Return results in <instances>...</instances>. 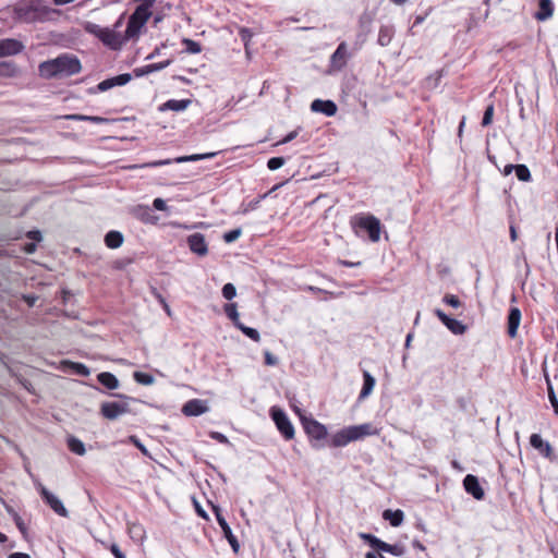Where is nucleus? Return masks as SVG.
<instances>
[{"mask_svg":"<svg viewBox=\"0 0 558 558\" xmlns=\"http://www.w3.org/2000/svg\"><path fill=\"white\" fill-rule=\"evenodd\" d=\"M82 65L76 57L61 54L54 59L44 61L38 66L39 75L44 78L71 76L80 73Z\"/></svg>","mask_w":558,"mask_h":558,"instance_id":"f257e3e1","label":"nucleus"},{"mask_svg":"<svg viewBox=\"0 0 558 558\" xmlns=\"http://www.w3.org/2000/svg\"><path fill=\"white\" fill-rule=\"evenodd\" d=\"M123 19L124 14H122L121 17L117 21L114 28L101 27L97 24H88L86 26V31L99 38L102 44L110 49L118 50L123 46L124 43H126L124 35L116 31V28L122 26Z\"/></svg>","mask_w":558,"mask_h":558,"instance_id":"f03ea898","label":"nucleus"},{"mask_svg":"<svg viewBox=\"0 0 558 558\" xmlns=\"http://www.w3.org/2000/svg\"><path fill=\"white\" fill-rule=\"evenodd\" d=\"M375 433L376 430L369 423L344 427L332 435L331 445L333 447H344L351 441L362 439L365 436H369Z\"/></svg>","mask_w":558,"mask_h":558,"instance_id":"7ed1b4c3","label":"nucleus"},{"mask_svg":"<svg viewBox=\"0 0 558 558\" xmlns=\"http://www.w3.org/2000/svg\"><path fill=\"white\" fill-rule=\"evenodd\" d=\"M151 16V10H147L145 7H136L135 11L131 14L128 21L124 37L128 40L135 39L140 36L142 28L148 22Z\"/></svg>","mask_w":558,"mask_h":558,"instance_id":"20e7f679","label":"nucleus"},{"mask_svg":"<svg viewBox=\"0 0 558 558\" xmlns=\"http://www.w3.org/2000/svg\"><path fill=\"white\" fill-rule=\"evenodd\" d=\"M352 227L365 230L368 233V238L372 242L379 241L380 238V221L373 215H357L351 220Z\"/></svg>","mask_w":558,"mask_h":558,"instance_id":"39448f33","label":"nucleus"},{"mask_svg":"<svg viewBox=\"0 0 558 558\" xmlns=\"http://www.w3.org/2000/svg\"><path fill=\"white\" fill-rule=\"evenodd\" d=\"M15 17L25 23H33L41 20L43 12L34 1L19 2L14 7Z\"/></svg>","mask_w":558,"mask_h":558,"instance_id":"423d86ee","label":"nucleus"},{"mask_svg":"<svg viewBox=\"0 0 558 558\" xmlns=\"http://www.w3.org/2000/svg\"><path fill=\"white\" fill-rule=\"evenodd\" d=\"M118 397L123 398L124 401H110L104 402L100 405V414L110 421L117 420L119 416L130 413V405L128 400L131 398L122 395H118Z\"/></svg>","mask_w":558,"mask_h":558,"instance_id":"0eeeda50","label":"nucleus"},{"mask_svg":"<svg viewBox=\"0 0 558 558\" xmlns=\"http://www.w3.org/2000/svg\"><path fill=\"white\" fill-rule=\"evenodd\" d=\"M270 415L272 421L275 422L278 430L282 434V436L287 440H291L294 437V427L289 420L286 412L277 407H272L270 409Z\"/></svg>","mask_w":558,"mask_h":558,"instance_id":"6e6552de","label":"nucleus"},{"mask_svg":"<svg viewBox=\"0 0 558 558\" xmlns=\"http://www.w3.org/2000/svg\"><path fill=\"white\" fill-rule=\"evenodd\" d=\"M360 537L362 539H364L365 542H367L369 544V546L373 547L374 549L385 551V553H390L395 556H402L404 554V548L401 545H398V544L390 545V544L379 539L378 537H376L373 534L361 533Z\"/></svg>","mask_w":558,"mask_h":558,"instance_id":"1a4fd4ad","label":"nucleus"},{"mask_svg":"<svg viewBox=\"0 0 558 558\" xmlns=\"http://www.w3.org/2000/svg\"><path fill=\"white\" fill-rule=\"evenodd\" d=\"M37 490L39 492L41 498L60 517L66 518L69 512L62 501L54 496L51 492H49L40 482L35 484Z\"/></svg>","mask_w":558,"mask_h":558,"instance_id":"9d476101","label":"nucleus"},{"mask_svg":"<svg viewBox=\"0 0 558 558\" xmlns=\"http://www.w3.org/2000/svg\"><path fill=\"white\" fill-rule=\"evenodd\" d=\"M351 54L348 50V45L345 41H342L338 45L337 49L330 57L329 66L333 72H339L343 70L348 63Z\"/></svg>","mask_w":558,"mask_h":558,"instance_id":"9b49d317","label":"nucleus"},{"mask_svg":"<svg viewBox=\"0 0 558 558\" xmlns=\"http://www.w3.org/2000/svg\"><path fill=\"white\" fill-rule=\"evenodd\" d=\"M302 424L305 433L312 440L319 441L327 437L326 426L320 424L318 421L312 417H302Z\"/></svg>","mask_w":558,"mask_h":558,"instance_id":"f8f14e48","label":"nucleus"},{"mask_svg":"<svg viewBox=\"0 0 558 558\" xmlns=\"http://www.w3.org/2000/svg\"><path fill=\"white\" fill-rule=\"evenodd\" d=\"M217 155V153H206V154H194L190 156H181L177 157L173 160L172 159H163V160H157L153 162H148L144 165V167H160L165 165H170L171 162L182 163L187 161H198L203 159H209Z\"/></svg>","mask_w":558,"mask_h":558,"instance_id":"ddd939ff","label":"nucleus"},{"mask_svg":"<svg viewBox=\"0 0 558 558\" xmlns=\"http://www.w3.org/2000/svg\"><path fill=\"white\" fill-rule=\"evenodd\" d=\"M213 510L216 515L217 522L223 532L225 537L228 539L232 549L236 553L240 547L239 542L236 537L233 535L230 525L222 515L220 508L218 506H213Z\"/></svg>","mask_w":558,"mask_h":558,"instance_id":"4468645a","label":"nucleus"},{"mask_svg":"<svg viewBox=\"0 0 558 558\" xmlns=\"http://www.w3.org/2000/svg\"><path fill=\"white\" fill-rule=\"evenodd\" d=\"M435 315L439 320L454 335H463L466 331V326L460 320L449 317L441 310L436 308Z\"/></svg>","mask_w":558,"mask_h":558,"instance_id":"2eb2a0df","label":"nucleus"},{"mask_svg":"<svg viewBox=\"0 0 558 558\" xmlns=\"http://www.w3.org/2000/svg\"><path fill=\"white\" fill-rule=\"evenodd\" d=\"M186 242L194 254L205 256L208 253V246L205 241V236L202 233H193L189 235Z\"/></svg>","mask_w":558,"mask_h":558,"instance_id":"dca6fc26","label":"nucleus"},{"mask_svg":"<svg viewBox=\"0 0 558 558\" xmlns=\"http://www.w3.org/2000/svg\"><path fill=\"white\" fill-rule=\"evenodd\" d=\"M463 486L465 492L472 495L475 499L482 500L484 498V489L480 485L478 478L475 475L468 474L463 480Z\"/></svg>","mask_w":558,"mask_h":558,"instance_id":"f3484780","label":"nucleus"},{"mask_svg":"<svg viewBox=\"0 0 558 558\" xmlns=\"http://www.w3.org/2000/svg\"><path fill=\"white\" fill-rule=\"evenodd\" d=\"M24 49V45L13 38L0 39V58L20 53Z\"/></svg>","mask_w":558,"mask_h":558,"instance_id":"a211bd4d","label":"nucleus"},{"mask_svg":"<svg viewBox=\"0 0 558 558\" xmlns=\"http://www.w3.org/2000/svg\"><path fill=\"white\" fill-rule=\"evenodd\" d=\"M521 323V311L518 307H511L508 314L507 333L510 338H515Z\"/></svg>","mask_w":558,"mask_h":558,"instance_id":"6ab92c4d","label":"nucleus"},{"mask_svg":"<svg viewBox=\"0 0 558 558\" xmlns=\"http://www.w3.org/2000/svg\"><path fill=\"white\" fill-rule=\"evenodd\" d=\"M311 110L314 112L324 113L327 117H332L337 112V105L332 100L315 99L311 104Z\"/></svg>","mask_w":558,"mask_h":558,"instance_id":"aec40b11","label":"nucleus"},{"mask_svg":"<svg viewBox=\"0 0 558 558\" xmlns=\"http://www.w3.org/2000/svg\"><path fill=\"white\" fill-rule=\"evenodd\" d=\"M131 78H132L131 74L123 73V74L117 75L114 77L104 80L102 82H100L98 84L97 88L100 92H106L114 86L125 85L126 83H129L131 81Z\"/></svg>","mask_w":558,"mask_h":558,"instance_id":"412c9836","label":"nucleus"},{"mask_svg":"<svg viewBox=\"0 0 558 558\" xmlns=\"http://www.w3.org/2000/svg\"><path fill=\"white\" fill-rule=\"evenodd\" d=\"M207 411V405L203 400L193 399L187 401L182 409V412L187 416H197Z\"/></svg>","mask_w":558,"mask_h":558,"instance_id":"4be33fe9","label":"nucleus"},{"mask_svg":"<svg viewBox=\"0 0 558 558\" xmlns=\"http://www.w3.org/2000/svg\"><path fill=\"white\" fill-rule=\"evenodd\" d=\"M531 446L536 449L542 456L549 458L553 453V448L549 442L543 440L539 434H532L530 437Z\"/></svg>","mask_w":558,"mask_h":558,"instance_id":"5701e85b","label":"nucleus"},{"mask_svg":"<svg viewBox=\"0 0 558 558\" xmlns=\"http://www.w3.org/2000/svg\"><path fill=\"white\" fill-rule=\"evenodd\" d=\"M554 14V3L551 0H539L538 10L535 12L534 17L537 21L544 22L549 20Z\"/></svg>","mask_w":558,"mask_h":558,"instance_id":"b1692460","label":"nucleus"},{"mask_svg":"<svg viewBox=\"0 0 558 558\" xmlns=\"http://www.w3.org/2000/svg\"><path fill=\"white\" fill-rule=\"evenodd\" d=\"M124 241V236L120 231L111 230L105 235V244L109 248H119Z\"/></svg>","mask_w":558,"mask_h":558,"instance_id":"393cba45","label":"nucleus"},{"mask_svg":"<svg viewBox=\"0 0 558 558\" xmlns=\"http://www.w3.org/2000/svg\"><path fill=\"white\" fill-rule=\"evenodd\" d=\"M98 381L109 390L117 389L119 387L118 378L109 372H102L97 375Z\"/></svg>","mask_w":558,"mask_h":558,"instance_id":"a878e982","label":"nucleus"},{"mask_svg":"<svg viewBox=\"0 0 558 558\" xmlns=\"http://www.w3.org/2000/svg\"><path fill=\"white\" fill-rule=\"evenodd\" d=\"M383 518L387 521H389V523L397 527V526H400L403 522V519H404V514L401 510H390V509H387L384 511L383 513Z\"/></svg>","mask_w":558,"mask_h":558,"instance_id":"bb28decb","label":"nucleus"},{"mask_svg":"<svg viewBox=\"0 0 558 558\" xmlns=\"http://www.w3.org/2000/svg\"><path fill=\"white\" fill-rule=\"evenodd\" d=\"M190 104H191L190 99H180V100L170 99L162 105L161 110L168 109V110H172V111H183L189 107Z\"/></svg>","mask_w":558,"mask_h":558,"instance_id":"cd10ccee","label":"nucleus"},{"mask_svg":"<svg viewBox=\"0 0 558 558\" xmlns=\"http://www.w3.org/2000/svg\"><path fill=\"white\" fill-rule=\"evenodd\" d=\"M363 378L364 383L360 392V399H364L369 396L375 386V378L368 372H364Z\"/></svg>","mask_w":558,"mask_h":558,"instance_id":"c85d7f7f","label":"nucleus"},{"mask_svg":"<svg viewBox=\"0 0 558 558\" xmlns=\"http://www.w3.org/2000/svg\"><path fill=\"white\" fill-rule=\"evenodd\" d=\"M69 449L77 454V456H84L86 452L85 445L82 440L74 436H70L66 440Z\"/></svg>","mask_w":558,"mask_h":558,"instance_id":"c756f323","label":"nucleus"},{"mask_svg":"<svg viewBox=\"0 0 558 558\" xmlns=\"http://www.w3.org/2000/svg\"><path fill=\"white\" fill-rule=\"evenodd\" d=\"M65 118L68 120H73V121H90L96 124H102V123L108 122V119H106V118L96 117V116L77 114V113L69 114Z\"/></svg>","mask_w":558,"mask_h":558,"instance_id":"7c9ffc66","label":"nucleus"},{"mask_svg":"<svg viewBox=\"0 0 558 558\" xmlns=\"http://www.w3.org/2000/svg\"><path fill=\"white\" fill-rule=\"evenodd\" d=\"M393 31L390 26H381L378 33V44L383 47L388 46L392 39Z\"/></svg>","mask_w":558,"mask_h":558,"instance_id":"2f4dec72","label":"nucleus"},{"mask_svg":"<svg viewBox=\"0 0 558 558\" xmlns=\"http://www.w3.org/2000/svg\"><path fill=\"white\" fill-rule=\"evenodd\" d=\"M63 363L69 368H71L73 371V373H75L76 375L86 377L90 374L89 368L85 364L71 362V361H65Z\"/></svg>","mask_w":558,"mask_h":558,"instance_id":"473e14b6","label":"nucleus"},{"mask_svg":"<svg viewBox=\"0 0 558 558\" xmlns=\"http://www.w3.org/2000/svg\"><path fill=\"white\" fill-rule=\"evenodd\" d=\"M134 214L144 222H151L154 218L153 211L148 206H137L134 209Z\"/></svg>","mask_w":558,"mask_h":558,"instance_id":"72a5a7b5","label":"nucleus"},{"mask_svg":"<svg viewBox=\"0 0 558 558\" xmlns=\"http://www.w3.org/2000/svg\"><path fill=\"white\" fill-rule=\"evenodd\" d=\"M225 313L228 316V318L234 324L235 327L238 326V324H241L235 303L226 304Z\"/></svg>","mask_w":558,"mask_h":558,"instance_id":"f704fd0d","label":"nucleus"},{"mask_svg":"<svg viewBox=\"0 0 558 558\" xmlns=\"http://www.w3.org/2000/svg\"><path fill=\"white\" fill-rule=\"evenodd\" d=\"M514 172L517 178L522 182H529L531 180V172L525 165H515Z\"/></svg>","mask_w":558,"mask_h":558,"instance_id":"c9c22d12","label":"nucleus"},{"mask_svg":"<svg viewBox=\"0 0 558 558\" xmlns=\"http://www.w3.org/2000/svg\"><path fill=\"white\" fill-rule=\"evenodd\" d=\"M545 378H546L547 392H548V398H549L550 404L554 408L555 413L558 414V399L556 397V393H555V390H554L550 379L548 378V376H545Z\"/></svg>","mask_w":558,"mask_h":558,"instance_id":"e433bc0d","label":"nucleus"},{"mask_svg":"<svg viewBox=\"0 0 558 558\" xmlns=\"http://www.w3.org/2000/svg\"><path fill=\"white\" fill-rule=\"evenodd\" d=\"M236 328L240 329L245 336H247L253 341L258 342L260 340L259 332L256 329L247 327L242 323L238 324Z\"/></svg>","mask_w":558,"mask_h":558,"instance_id":"4c0bfd02","label":"nucleus"},{"mask_svg":"<svg viewBox=\"0 0 558 558\" xmlns=\"http://www.w3.org/2000/svg\"><path fill=\"white\" fill-rule=\"evenodd\" d=\"M133 377L134 379L138 383V384H142V385H153L154 381H155V378L153 375L148 374V373H142V372H135L133 374Z\"/></svg>","mask_w":558,"mask_h":558,"instance_id":"58836bf2","label":"nucleus"},{"mask_svg":"<svg viewBox=\"0 0 558 558\" xmlns=\"http://www.w3.org/2000/svg\"><path fill=\"white\" fill-rule=\"evenodd\" d=\"M182 43L185 46V50L189 53L195 54V53H199L202 51L201 45L195 40L184 38Z\"/></svg>","mask_w":558,"mask_h":558,"instance_id":"ea45409f","label":"nucleus"},{"mask_svg":"<svg viewBox=\"0 0 558 558\" xmlns=\"http://www.w3.org/2000/svg\"><path fill=\"white\" fill-rule=\"evenodd\" d=\"M240 38L244 43L245 50L247 51L248 43L253 37V32L250 28L241 27L239 31Z\"/></svg>","mask_w":558,"mask_h":558,"instance_id":"a19ab883","label":"nucleus"},{"mask_svg":"<svg viewBox=\"0 0 558 558\" xmlns=\"http://www.w3.org/2000/svg\"><path fill=\"white\" fill-rule=\"evenodd\" d=\"M221 292H222V296L229 301L232 300L236 295V289L232 283H226L222 287Z\"/></svg>","mask_w":558,"mask_h":558,"instance_id":"79ce46f5","label":"nucleus"},{"mask_svg":"<svg viewBox=\"0 0 558 558\" xmlns=\"http://www.w3.org/2000/svg\"><path fill=\"white\" fill-rule=\"evenodd\" d=\"M286 160L283 157H272L268 160L267 167L269 170L274 171L281 168L284 165Z\"/></svg>","mask_w":558,"mask_h":558,"instance_id":"37998d69","label":"nucleus"},{"mask_svg":"<svg viewBox=\"0 0 558 558\" xmlns=\"http://www.w3.org/2000/svg\"><path fill=\"white\" fill-rule=\"evenodd\" d=\"M242 234V230L240 228L238 229H233L229 232H226L223 234V240L225 242L227 243H232L234 242L235 240H238L240 238V235Z\"/></svg>","mask_w":558,"mask_h":558,"instance_id":"c03bdc74","label":"nucleus"},{"mask_svg":"<svg viewBox=\"0 0 558 558\" xmlns=\"http://www.w3.org/2000/svg\"><path fill=\"white\" fill-rule=\"evenodd\" d=\"M493 116H494V105H489L485 109L483 120H482V125L483 126L489 125L493 121Z\"/></svg>","mask_w":558,"mask_h":558,"instance_id":"a18cd8bd","label":"nucleus"},{"mask_svg":"<svg viewBox=\"0 0 558 558\" xmlns=\"http://www.w3.org/2000/svg\"><path fill=\"white\" fill-rule=\"evenodd\" d=\"M171 62H172V60L168 59L166 61H161V62H158V63L147 64L148 65V71L150 73L157 72V71H161V70L166 69L168 65H170Z\"/></svg>","mask_w":558,"mask_h":558,"instance_id":"49530a36","label":"nucleus"},{"mask_svg":"<svg viewBox=\"0 0 558 558\" xmlns=\"http://www.w3.org/2000/svg\"><path fill=\"white\" fill-rule=\"evenodd\" d=\"M444 303H446L449 306L452 307H459L461 305V302L457 295L453 294H446L442 299Z\"/></svg>","mask_w":558,"mask_h":558,"instance_id":"de8ad7c7","label":"nucleus"},{"mask_svg":"<svg viewBox=\"0 0 558 558\" xmlns=\"http://www.w3.org/2000/svg\"><path fill=\"white\" fill-rule=\"evenodd\" d=\"M7 510H8L9 513L13 514V518H14L16 526L24 534L26 532V527L24 525V522H23L22 518L16 512H14L12 508L8 507Z\"/></svg>","mask_w":558,"mask_h":558,"instance_id":"09e8293b","label":"nucleus"},{"mask_svg":"<svg viewBox=\"0 0 558 558\" xmlns=\"http://www.w3.org/2000/svg\"><path fill=\"white\" fill-rule=\"evenodd\" d=\"M129 440L135 447H137L145 456H148V451H147L146 447L141 442V440L136 436H130Z\"/></svg>","mask_w":558,"mask_h":558,"instance_id":"8fccbe9b","label":"nucleus"},{"mask_svg":"<svg viewBox=\"0 0 558 558\" xmlns=\"http://www.w3.org/2000/svg\"><path fill=\"white\" fill-rule=\"evenodd\" d=\"M153 206H154L155 209L161 210V211L168 209V206H167L166 202L162 198H155L154 202H153Z\"/></svg>","mask_w":558,"mask_h":558,"instance_id":"3c124183","label":"nucleus"},{"mask_svg":"<svg viewBox=\"0 0 558 558\" xmlns=\"http://www.w3.org/2000/svg\"><path fill=\"white\" fill-rule=\"evenodd\" d=\"M278 363V359L272 355L269 351L265 352V364L269 366H274Z\"/></svg>","mask_w":558,"mask_h":558,"instance_id":"603ef678","label":"nucleus"},{"mask_svg":"<svg viewBox=\"0 0 558 558\" xmlns=\"http://www.w3.org/2000/svg\"><path fill=\"white\" fill-rule=\"evenodd\" d=\"M133 73L136 77H142L144 75L150 74V72L148 71V65L136 68L134 69Z\"/></svg>","mask_w":558,"mask_h":558,"instance_id":"864d4df0","label":"nucleus"},{"mask_svg":"<svg viewBox=\"0 0 558 558\" xmlns=\"http://www.w3.org/2000/svg\"><path fill=\"white\" fill-rule=\"evenodd\" d=\"M110 551L116 558H125L124 554L120 550L117 544H112L110 547Z\"/></svg>","mask_w":558,"mask_h":558,"instance_id":"5fc2aeb1","label":"nucleus"},{"mask_svg":"<svg viewBox=\"0 0 558 558\" xmlns=\"http://www.w3.org/2000/svg\"><path fill=\"white\" fill-rule=\"evenodd\" d=\"M298 135V132L296 131H292L290 132L289 134H287L281 141H280V144H287L291 141H293Z\"/></svg>","mask_w":558,"mask_h":558,"instance_id":"6e6d98bb","label":"nucleus"},{"mask_svg":"<svg viewBox=\"0 0 558 558\" xmlns=\"http://www.w3.org/2000/svg\"><path fill=\"white\" fill-rule=\"evenodd\" d=\"M27 236L33 240L39 242L41 240V233L38 230L29 231Z\"/></svg>","mask_w":558,"mask_h":558,"instance_id":"4d7b16f0","label":"nucleus"},{"mask_svg":"<svg viewBox=\"0 0 558 558\" xmlns=\"http://www.w3.org/2000/svg\"><path fill=\"white\" fill-rule=\"evenodd\" d=\"M22 299L28 304V306H34L37 301L35 295H23Z\"/></svg>","mask_w":558,"mask_h":558,"instance_id":"13d9d810","label":"nucleus"},{"mask_svg":"<svg viewBox=\"0 0 558 558\" xmlns=\"http://www.w3.org/2000/svg\"><path fill=\"white\" fill-rule=\"evenodd\" d=\"M211 437L214 439L218 440L219 442H222V444L228 442V438L223 434L213 433Z\"/></svg>","mask_w":558,"mask_h":558,"instance_id":"bf43d9fd","label":"nucleus"},{"mask_svg":"<svg viewBox=\"0 0 558 558\" xmlns=\"http://www.w3.org/2000/svg\"><path fill=\"white\" fill-rule=\"evenodd\" d=\"M195 508L199 517L204 519L208 518L206 511L197 502H195Z\"/></svg>","mask_w":558,"mask_h":558,"instance_id":"052dcab7","label":"nucleus"},{"mask_svg":"<svg viewBox=\"0 0 558 558\" xmlns=\"http://www.w3.org/2000/svg\"><path fill=\"white\" fill-rule=\"evenodd\" d=\"M342 266H345V267H356V266H360L361 265V262H349V260H340L339 262Z\"/></svg>","mask_w":558,"mask_h":558,"instance_id":"680f3d73","label":"nucleus"},{"mask_svg":"<svg viewBox=\"0 0 558 558\" xmlns=\"http://www.w3.org/2000/svg\"><path fill=\"white\" fill-rule=\"evenodd\" d=\"M8 558H31V556L25 553H13V554L9 555Z\"/></svg>","mask_w":558,"mask_h":558,"instance_id":"e2e57ef3","label":"nucleus"},{"mask_svg":"<svg viewBox=\"0 0 558 558\" xmlns=\"http://www.w3.org/2000/svg\"><path fill=\"white\" fill-rule=\"evenodd\" d=\"M36 251V244L35 243H28L25 245V252L28 254H32Z\"/></svg>","mask_w":558,"mask_h":558,"instance_id":"0e129e2a","label":"nucleus"},{"mask_svg":"<svg viewBox=\"0 0 558 558\" xmlns=\"http://www.w3.org/2000/svg\"><path fill=\"white\" fill-rule=\"evenodd\" d=\"M160 50H161V48H160V47H156V48L154 49V51H153L150 54H148V56H147V58H146V59H147V60H150V59L156 58L157 56H159V54H160Z\"/></svg>","mask_w":558,"mask_h":558,"instance_id":"69168bd1","label":"nucleus"},{"mask_svg":"<svg viewBox=\"0 0 558 558\" xmlns=\"http://www.w3.org/2000/svg\"><path fill=\"white\" fill-rule=\"evenodd\" d=\"M509 231H510V239H511V241L514 242L517 240V238H518V233H517L515 227L511 225Z\"/></svg>","mask_w":558,"mask_h":558,"instance_id":"338daca9","label":"nucleus"},{"mask_svg":"<svg viewBox=\"0 0 558 558\" xmlns=\"http://www.w3.org/2000/svg\"><path fill=\"white\" fill-rule=\"evenodd\" d=\"M412 545H413L414 548H417L420 550H425L424 545L420 541H417V539H414L412 542Z\"/></svg>","mask_w":558,"mask_h":558,"instance_id":"774afa93","label":"nucleus"}]
</instances>
